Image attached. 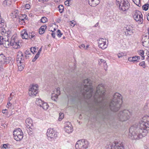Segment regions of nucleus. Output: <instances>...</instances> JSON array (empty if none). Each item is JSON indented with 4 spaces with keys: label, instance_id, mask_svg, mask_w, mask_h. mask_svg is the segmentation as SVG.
<instances>
[{
    "label": "nucleus",
    "instance_id": "nucleus-2",
    "mask_svg": "<svg viewBox=\"0 0 149 149\" xmlns=\"http://www.w3.org/2000/svg\"><path fill=\"white\" fill-rule=\"evenodd\" d=\"M149 130V116H145L130 128L129 135L132 139H141L147 135Z\"/></svg>",
    "mask_w": 149,
    "mask_h": 149
},
{
    "label": "nucleus",
    "instance_id": "nucleus-59",
    "mask_svg": "<svg viewBox=\"0 0 149 149\" xmlns=\"http://www.w3.org/2000/svg\"><path fill=\"white\" fill-rule=\"evenodd\" d=\"M6 109H5V110H2V113H5V111H6Z\"/></svg>",
    "mask_w": 149,
    "mask_h": 149
},
{
    "label": "nucleus",
    "instance_id": "nucleus-39",
    "mask_svg": "<svg viewBox=\"0 0 149 149\" xmlns=\"http://www.w3.org/2000/svg\"><path fill=\"white\" fill-rule=\"evenodd\" d=\"M36 50V48L35 47H31L30 49V51L33 54L34 53L33 52H35Z\"/></svg>",
    "mask_w": 149,
    "mask_h": 149
},
{
    "label": "nucleus",
    "instance_id": "nucleus-45",
    "mask_svg": "<svg viewBox=\"0 0 149 149\" xmlns=\"http://www.w3.org/2000/svg\"><path fill=\"white\" fill-rule=\"evenodd\" d=\"M25 54H26V55H31V54L29 52V50H26L25 52Z\"/></svg>",
    "mask_w": 149,
    "mask_h": 149
},
{
    "label": "nucleus",
    "instance_id": "nucleus-56",
    "mask_svg": "<svg viewBox=\"0 0 149 149\" xmlns=\"http://www.w3.org/2000/svg\"><path fill=\"white\" fill-rule=\"evenodd\" d=\"M40 51H38L37 53L36 54V55H38V56H39L40 53Z\"/></svg>",
    "mask_w": 149,
    "mask_h": 149
},
{
    "label": "nucleus",
    "instance_id": "nucleus-10",
    "mask_svg": "<svg viewBox=\"0 0 149 149\" xmlns=\"http://www.w3.org/2000/svg\"><path fill=\"white\" fill-rule=\"evenodd\" d=\"M46 135L49 139L54 138L57 137V135L55 130L52 128H49L47 130Z\"/></svg>",
    "mask_w": 149,
    "mask_h": 149
},
{
    "label": "nucleus",
    "instance_id": "nucleus-48",
    "mask_svg": "<svg viewBox=\"0 0 149 149\" xmlns=\"http://www.w3.org/2000/svg\"><path fill=\"white\" fill-rule=\"evenodd\" d=\"M1 126L2 128L4 127V128L7 127L6 124L2 123L1 124Z\"/></svg>",
    "mask_w": 149,
    "mask_h": 149
},
{
    "label": "nucleus",
    "instance_id": "nucleus-13",
    "mask_svg": "<svg viewBox=\"0 0 149 149\" xmlns=\"http://www.w3.org/2000/svg\"><path fill=\"white\" fill-rule=\"evenodd\" d=\"M98 47L102 49L106 48L107 46L106 44V39L102 38L98 40Z\"/></svg>",
    "mask_w": 149,
    "mask_h": 149
},
{
    "label": "nucleus",
    "instance_id": "nucleus-29",
    "mask_svg": "<svg viewBox=\"0 0 149 149\" xmlns=\"http://www.w3.org/2000/svg\"><path fill=\"white\" fill-rule=\"evenodd\" d=\"M60 88L58 87L55 88L54 91V93H52L54 94H57L58 95H59L60 94Z\"/></svg>",
    "mask_w": 149,
    "mask_h": 149
},
{
    "label": "nucleus",
    "instance_id": "nucleus-47",
    "mask_svg": "<svg viewBox=\"0 0 149 149\" xmlns=\"http://www.w3.org/2000/svg\"><path fill=\"white\" fill-rule=\"evenodd\" d=\"M52 31L51 35H52V37L53 38H55V33H54V31Z\"/></svg>",
    "mask_w": 149,
    "mask_h": 149
},
{
    "label": "nucleus",
    "instance_id": "nucleus-32",
    "mask_svg": "<svg viewBox=\"0 0 149 149\" xmlns=\"http://www.w3.org/2000/svg\"><path fill=\"white\" fill-rule=\"evenodd\" d=\"M58 95H57V94H54L52 93V99L54 100L55 101V100L58 98Z\"/></svg>",
    "mask_w": 149,
    "mask_h": 149
},
{
    "label": "nucleus",
    "instance_id": "nucleus-38",
    "mask_svg": "<svg viewBox=\"0 0 149 149\" xmlns=\"http://www.w3.org/2000/svg\"><path fill=\"white\" fill-rule=\"evenodd\" d=\"M118 58H120L125 56L123 52L118 53Z\"/></svg>",
    "mask_w": 149,
    "mask_h": 149
},
{
    "label": "nucleus",
    "instance_id": "nucleus-36",
    "mask_svg": "<svg viewBox=\"0 0 149 149\" xmlns=\"http://www.w3.org/2000/svg\"><path fill=\"white\" fill-rule=\"evenodd\" d=\"M41 22L42 23H45L47 21V18L45 17H42L40 19Z\"/></svg>",
    "mask_w": 149,
    "mask_h": 149
},
{
    "label": "nucleus",
    "instance_id": "nucleus-55",
    "mask_svg": "<svg viewBox=\"0 0 149 149\" xmlns=\"http://www.w3.org/2000/svg\"><path fill=\"white\" fill-rule=\"evenodd\" d=\"M100 61L101 62H103L104 63H105V61L104 60L102 59H100Z\"/></svg>",
    "mask_w": 149,
    "mask_h": 149
},
{
    "label": "nucleus",
    "instance_id": "nucleus-14",
    "mask_svg": "<svg viewBox=\"0 0 149 149\" xmlns=\"http://www.w3.org/2000/svg\"><path fill=\"white\" fill-rule=\"evenodd\" d=\"M64 130L68 134L72 132L73 127L70 122H68L65 123Z\"/></svg>",
    "mask_w": 149,
    "mask_h": 149
},
{
    "label": "nucleus",
    "instance_id": "nucleus-7",
    "mask_svg": "<svg viewBox=\"0 0 149 149\" xmlns=\"http://www.w3.org/2000/svg\"><path fill=\"white\" fill-rule=\"evenodd\" d=\"M23 133L20 128L16 129L13 132L14 139L17 141H20L23 138Z\"/></svg>",
    "mask_w": 149,
    "mask_h": 149
},
{
    "label": "nucleus",
    "instance_id": "nucleus-33",
    "mask_svg": "<svg viewBox=\"0 0 149 149\" xmlns=\"http://www.w3.org/2000/svg\"><path fill=\"white\" fill-rule=\"evenodd\" d=\"M64 116V114L63 113H59V120L61 121L63 118Z\"/></svg>",
    "mask_w": 149,
    "mask_h": 149
},
{
    "label": "nucleus",
    "instance_id": "nucleus-62",
    "mask_svg": "<svg viewBox=\"0 0 149 149\" xmlns=\"http://www.w3.org/2000/svg\"><path fill=\"white\" fill-rule=\"evenodd\" d=\"M89 46V45H86V49L87 48H88Z\"/></svg>",
    "mask_w": 149,
    "mask_h": 149
},
{
    "label": "nucleus",
    "instance_id": "nucleus-28",
    "mask_svg": "<svg viewBox=\"0 0 149 149\" xmlns=\"http://www.w3.org/2000/svg\"><path fill=\"white\" fill-rule=\"evenodd\" d=\"M128 60L132 62L133 63L137 61V60L136 59L135 56L133 57H130L128 58Z\"/></svg>",
    "mask_w": 149,
    "mask_h": 149
},
{
    "label": "nucleus",
    "instance_id": "nucleus-25",
    "mask_svg": "<svg viewBox=\"0 0 149 149\" xmlns=\"http://www.w3.org/2000/svg\"><path fill=\"white\" fill-rule=\"evenodd\" d=\"M17 63V65L18 66V68L19 70L20 71H22L24 66V63Z\"/></svg>",
    "mask_w": 149,
    "mask_h": 149
},
{
    "label": "nucleus",
    "instance_id": "nucleus-51",
    "mask_svg": "<svg viewBox=\"0 0 149 149\" xmlns=\"http://www.w3.org/2000/svg\"><path fill=\"white\" fill-rule=\"evenodd\" d=\"M31 34H32L31 33ZM29 37L30 38V39H31V38H33L34 37V36L33 35H30L29 34Z\"/></svg>",
    "mask_w": 149,
    "mask_h": 149
},
{
    "label": "nucleus",
    "instance_id": "nucleus-15",
    "mask_svg": "<svg viewBox=\"0 0 149 149\" xmlns=\"http://www.w3.org/2000/svg\"><path fill=\"white\" fill-rule=\"evenodd\" d=\"M16 60L17 63H24V58L23 56L22 53L21 51H19L17 53Z\"/></svg>",
    "mask_w": 149,
    "mask_h": 149
},
{
    "label": "nucleus",
    "instance_id": "nucleus-22",
    "mask_svg": "<svg viewBox=\"0 0 149 149\" xmlns=\"http://www.w3.org/2000/svg\"><path fill=\"white\" fill-rule=\"evenodd\" d=\"M26 123L28 126L30 127L32 125V121L31 119L30 118H27L25 121Z\"/></svg>",
    "mask_w": 149,
    "mask_h": 149
},
{
    "label": "nucleus",
    "instance_id": "nucleus-63",
    "mask_svg": "<svg viewBox=\"0 0 149 149\" xmlns=\"http://www.w3.org/2000/svg\"><path fill=\"white\" fill-rule=\"evenodd\" d=\"M42 47H41L40 49H39V51H40V52H41V50H42Z\"/></svg>",
    "mask_w": 149,
    "mask_h": 149
},
{
    "label": "nucleus",
    "instance_id": "nucleus-1",
    "mask_svg": "<svg viewBox=\"0 0 149 149\" xmlns=\"http://www.w3.org/2000/svg\"><path fill=\"white\" fill-rule=\"evenodd\" d=\"M93 91L91 81L88 79H85L82 83L81 93L85 99L92 98L96 105L100 109L104 110L102 118L107 120L109 119V115L108 110H106L109 109L113 112L119 111L122 102V97L119 93H116L113 95L112 100L109 103L103 85L100 84L97 87L95 93H94Z\"/></svg>",
    "mask_w": 149,
    "mask_h": 149
},
{
    "label": "nucleus",
    "instance_id": "nucleus-64",
    "mask_svg": "<svg viewBox=\"0 0 149 149\" xmlns=\"http://www.w3.org/2000/svg\"><path fill=\"white\" fill-rule=\"evenodd\" d=\"M10 104H11L10 103V102H9L7 104L8 105V106H9L10 105Z\"/></svg>",
    "mask_w": 149,
    "mask_h": 149
},
{
    "label": "nucleus",
    "instance_id": "nucleus-21",
    "mask_svg": "<svg viewBox=\"0 0 149 149\" xmlns=\"http://www.w3.org/2000/svg\"><path fill=\"white\" fill-rule=\"evenodd\" d=\"M47 28V26L46 25L42 26L39 29V33L40 34H43L45 31V30Z\"/></svg>",
    "mask_w": 149,
    "mask_h": 149
},
{
    "label": "nucleus",
    "instance_id": "nucleus-35",
    "mask_svg": "<svg viewBox=\"0 0 149 149\" xmlns=\"http://www.w3.org/2000/svg\"><path fill=\"white\" fill-rule=\"evenodd\" d=\"M59 11L61 13L63 12V7L62 5H60L58 6Z\"/></svg>",
    "mask_w": 149,
    "mask_h": 149
},
{
    "label": "nucleus",
    "instance_id": "nucleus-3",
    "mask_svg": "<svg viewBox=\"0 0 149 149\" xmlns=\"http://www.w3.org/2000/svg\"><path fill=\"white\" fill-rule=\"evenodd\" d=\"M114 115L115 119L121 122L126 121L130 118L131 113L129 111L127 110H124L119 112H116Z\"/></svg>",
    "mask_w": 149,
    "mask_h": 149
},
{
    "label": "nucleus",
    "instance_id": "nucleus-24",
    "mask_svg": "<svg viewBox=\"0 0 149 149\" xmlns=\"http://www.w3.org/2000/svg\"><path fill=\"white\" fill-rule=\"evenodd\" d=\"M43 102V101H42L40 99H37L36 101V104H37L38 106H39L40 107L42 105Z\"/></svg>",
    "mask_w": 149,
    "mask_h": 149
},
{
    "label": "nucleus",
    "instance_id": "nucleus-40",
    "mask_svg": "<svg viewBox=\"0 0 149 149\" xmlns=\"http://www.w3.org/2000/svg\"><path fill=\"white\" fill-rule=\"evenodd\" d=\"M139 65L143 67L144 68H145V62L144 61H142L141 62L139 63Z\"/></svg>",
    "mask_w": 149,
    "mask_h": 149
},
{
    "label": "nucleus",
    "instance_id": "nucleus-50",
    "mask_svg": "<svg viewBox=\"0 0 149 149\" xmlns=\"http://www.w3.org/2000/svg\"><path fill=\"white\" fill-rule=\"evenodd\" d=\"M17 19H19V21H24V18H21V17L20 18V17H19V16H18V17Z\"/></svg>",
    "mask_w": 149,
    "mask_h": 149
},
{
    "label": "nucleus",
    "instance_id": "nucleus-12",
    "mask_svg": "<svg viewBox=\"0 0 149 149\" xmlns=\"http://www.w3.org/2000/svg\"><path fill=\"white\" fill-rule=\"evenodd\" d=\"M16 38L15 36H13L11 38V40L10 42V45L11 46H14V48L15 49H17L20 47L19 45V42L18 41L16 40Z\"/></svg>",
    "mask_w": 149,
    "mask_h": 149
},
{
    "label": "nucleus",
    "instance_id": "nucleus-49",
    "mask_svg": "<svg viewBox=\"0 0 149 149\" xmlns=\"http://www.w3.org/2000/svg\"><path fill=\"white\" fill-rule=\"evenodd\" d=\"M79 47L81 49L84 48L85 47V45L84 44H82L79 46Z\"/></svg>",
    "mask_w": 149,
    "mask_h": 149
},
{
    "label": "nucleus",
    "instance_id": "nucleus-16",
    "mask_svg": "<svg viewBox=\"0 0 149 149\" xmlns=\"http://www.w3.org/2000/svg\"><path fill=\"white\" fill-rule=\"evenodd\" d=\"M111 147V149H124L123 144L117 142H115L113 143Z\"/></svg>",
    "mask_w": 149,
    "mask_h": 149
},
{
    "label": "nucleus",
    "instance_id": "nucleus-11",
    "mask_svg": "<svg viewBox=\"0 0 149 149\" xmlns=\"http://www.w3.org/2000/svg\"><path fill=\"white\" fill-rule=\"evenodd\" d=\"M11 59L10 57H6L3 54H0V62L3 64L9 63Z\"/></svg>",
    "mask_w": 149,
    "mask_h": 149
},
{
    "label": "nucleus",
    "instance_id": "nucleus-4",
    "mask_svg": "<svg viewBox=\"0 0 149 149\" xmlns=\"http://www.w3.org/2000/svg\"><path fill=\"white\" fill-rule=\"evenodd\" d=\"M116 5L119 6L120 10L125 11L128 10L130 7L129 3L127 0H116Z\"/></svg>",
    "mask_w": 149,
    "mask_h": 149
},
{
    "label": "nucleus",
    "instance_id": "nucleus-18",
    "mask_svg": "<svg viewBox=\"0 0 149 149\" xmlns=\"http://www.w3.org/2000/svg\"><path fill=\"white\" fill-rule=\"evenodd\" d=\"M88 3L91 6L93 7L95 6L99 3V0H88Z\"/></svg>",
    "mask_w": 149,
    "mask_h": 149
},
{
    "label": "nucleus",
    "instance_id": "nucleus-46",
    "mask_svg": "<svg viewBox=\"0 0 149 149\" xmlns=\"http://www.w3.org/2000/svg\"><path fill=\"white\" fill-rule=\"evenodd\" d=\"M65 5L66 6H69V1H68V0H67V1H65Z\"/></svg>",
    "mask_w": 149,
    "mask_h": 149
},
{
    "label": "nucleus",
    "instance_id": "nucleus-5",
    "mask_svg": "<svg viewBox=\"0 0 149 149\" xmlns=\"http://www.w3.org/2000/svg\"><path fill=\"white\" fill-rule=\"evenodd\" d=\"M88 145V141L84 139L78 141L75 144L76 149H86Z\"/></svg>",
    "mask_w": 149,
    "mask_h": 149
},
{
    "label": "nucleus",
    "instance_id": "nucleus-61",
    "mask_svg": "<svg viewBox=\"0 0 149 149\" xmlns=\"http://www.w3.org/2000/svg\"><path fill=\"white\" fill-rule=\"evenodd\" d=\"M11 99H12V97L11 96L9 97L8 100H11Z\"/></svg>",
    "mask_w": 149,
    "mask_h": 149
},
{
    "label": "nucleus",
    "instance_id": "nucleus-57",
    "mask_svg": "<svg viewBox=\"0 0 149 149\" xmlns=\"http://www.w3.org/2000/svg\"><path fill=\"white\" fill-rule=\"evenodd\" d=\"M29 55H26H26L25 56V58L26 59L28 58H29Z\"/></svg>",
    "mask_w": 149,
    "mask_h": 149
},
{
    "label": "nucleus",
    "instance_id": "nucleus-58",
    "mask_svg": "<svg viewBox=\"0 0 149 149\" xmlns=\"http://www.w3.org/2000/svg\"><path fill=\"white\" fill-rule=\"evenodd\" d=\"M70 22H71V23L72 24H74V21L73 20L71 21Z\"/></svg>",
    "mask_w": 149,
    "mask_h": 149
},
{
    "label": "nucleus",
    "instance_id": "nucleus-6",
    "mask_svg": "<svg viewBox=\"0 0 149 149\" xmlns=\"http://www.w3.org/2000/svg\"><path fill=\"white\" fill-rule=\"evenodd\" d=\"M1 33L4 37H6L7 39L4 38V44L7 45L8 46L9 45L10 42L8 41V37H10L11 36V32L10 31L6 30L4 28H3L1 30Z\"/></svg>",
    "mask_w": 149,
    "mask_h": 149
},
{
    "label": "nucleus",
    "instance_id": "nucleus-26",
    "mask_svg": "<svg viewBox=\"0 0 149 149\" xmlns=\"http://www.w3.org/2000/svg\"><path fill=\"white\" fill-rule=\"evenodd\" d=\"M11 3V0H5L3 2V4L4 6H9Z\"/></svg>",
    "mask_w": 149,
    "mask_h": 149
},
{
    "label": "nucleus",
    "instance_id": "nucleus-31",
    "mask_svg": "<svg viewBox=\"0 0 149 149\" xmlns=\"http://www.w3.org/2000/svg\"><path fill=\"white\" fill-rule=\"evenodd\" d=\"M149 4L146 3L144 4L142 6V8L143 10L146 11L148 8Z\"/></svg>",
    "mask_w": 149,
    "mask_h": 149
},
{
    "label": "nucleus",
    "instance_id": "nucleus-52",
    "mask_svg": "<svg viewBox=\"0 0 149 149\" xmlns=\"http://www.w3.org/2000/svg\"><path fill=\"white\" fill-rule=\"evenodd\" d=\"M146 54L148 56V58H147V59L149 61V51L148 52H147Z\"/></svg>",
    "mask_w": 149,
    "mask_h": 149
},
{
    "label": "nucleus",
    "instance_id": "nucleus-54",
    "mask_svg": "<svg viewBox=\"0 0 149 149\" xmlns=\"http://www.w3.org/2000/svg\"><path fill=\"white\" fill-rule=\"evenodd\" d=\"M133 1H136V2H138L139 3L140 2V0H133Z\"/></svg>",
    "mask_w": 149,
    "mask_h": 149
},
{
    "label": "nucleus",
    "instance_id": "nucleus-30",
    "mask_svg": "<svg viewBox=\"0 0 149 149\" xmlns=\"http://www.w3.org/2000/svg\"><path fill=\"white\" fill-rule=\"evenodd\" d=\"M139 54L142 57V59L143 60L144 59V52L143 50H140L139 51Z\"/></svg>",
    "mask_w": 149,
    "mask_h": 149
},
{
    "label": "nucleus",
    "instance_id": "nucleus-23",
    "mask_svg": "<svg viewBox=\"0 0 149 149\" xmlns=\"http://www.w3.org/2000/svg\"><path fill=\"white\" fill-rule=\"evenodd\" d=\"M40 107H42V109L45 110H46L48 108L49 105L47 102H43L42 104V105H41V106H40Z\"/></svg>",
    "mask_w": 149,
    "mask_h": 149
},
{
    "label": "nucleus",
    "instance_id": "nucleus-44",
    "mask_svg": "<svg viewBox=\"0 0 149 149\" xmlns=\"http://www.w3.org/2000/svg\"><path fill=\"white\" fill-rule=\"evenodd\" d=\"M25 8L26 9H29L30 8V5L28 4H26L25 5Z\"/></svg>",
    "mask_w": 149,
    "mask_h": 149
},
{
    "label": "nucleus",
    "instance_id": "nucleus-53",
    "mask_svg": "<svg viewBox=\"0 0 149 149\" xmlns=\"http://www.w3.org/2000/svg\"><path fill=\"white\" fill-rule=\"evenodd\" d=\"M135 56L136 59L137 60L136 62H138V61L137 60L138 59H140V57L139 56Z\"/></svg>",
    "mask_w": 149,
    "mask_h": 149
},
{
    "label": "nucleus",
    "instance_id": "nucleus-27",
    "mask_svg": "<svg viewBox=\"0 0 149 149\" xmlns=\"http://www.w3.org/2000/svg\"><path fill=\"white\" fill-rule=\"evenodd\" d=\"M19 12L18 10H15L13 13H11L13 17L17 18L19 16Z\"/></svg>",
    "mask_w": 149,
    "mask_h": 149
},
{
    "label": "nucleus",
    "instance_id": "nucleus-43",
    "mask_svg": "<svg viewBox=\"0 0 149 149\" xmlns=\"http://www.w3.org/2000/svg\"><path fill=\"white\" fill-rule=\"evenodd\" d=\"M3 95H0V103H1L3 100Z\"/></svg>",
    "mask_w": 149,
    "mask_h": 149
},
{
    "label": "nucleus",
    "instance_id": "nucleus-9",
    "mask_svg": "<svg viewBox=\"0 0 149 149\" xmlns=\"http://www.w3.org/2000/svg\"><path fill=\"white\" fill-rule=\"evenodd\" d=\"M38 86L37 85H33L31 86H30L29 89V96L34 97L38 93Z\"/></svg>",
    "mask_w": 149,
    "mask_h": 149
},
{
    "label": "nucleus",
    "instance_id": "nucleus-60",
    "mask_svg": "<svg viewBox=\"0 0 149 149\" xmlns=\"http://www.w3.org/2000/svg\"><path fill=\"white\" fill-rule=\"evenodd\" d=\"M147 19V20H148L149 21V13L148 14Z\"/></svg>",
    "mask_w": 149,
    "mask_h": 149
},
{
    "label": "nucleus",
    "instance_id": "nucleus-20",
    "mask_svg": "<svg viewBox=\"0 0 149 149\" xmlns=\"http://www.w3.org/2000/svg\"><path fill=\"white\" fill-rule=\"evenodd\" d=\"M143 45L146 47H149V38L146 37L144 40L142 42Z\"/></svg>",
    "mask_w": 149,
    "mask_h": 149
},
{
    "label": "nucleus",
    "instance_id": "nucleus-41",
    "mask_svg": "<svg viewBox=\"0 0 149 149\" xmlns=\"http://www.w3.org/2000/svg\"><path fill=\"white\" fill-rule=\"evenodd\" d=\"M39 56H38V55H36L33 58V59L32 60V61L33 62H34L38 58Z\"/></svg>",
    "mask_w": 149,
    "mask_h": 149
},
{
    "label": "nucleus",
    "instance_id": "nucleus-17",
    "mask_svg": "<svg viewBox=\"0 0 149 149\" xmlns=\"http://www.w3.org/2000/svg\"><path fill=\"white\" fill-rule=\"evenodd\" d=\"M125 29L127 31L125 32V33L127 36L131 35L133 33V27L132 26L127 25L125 27Z\"/></svg>",
    "mask_w": 149,
    "mask_h": 149
},
{
    "label": "nucleus",
    "instance_id": "nucleus-8",
    "mask_svg": "<svg viewBox=\"0 0 149 149\" xmlns=\"http://www.w3.org/2000/svg\"><path fill=\"white\" fill-rule=\"evenodd\" d=\"M133 17L134 19L139 24L143 23V19L141 13L139 11L136 10L133 13Z\"/></svg>",
    "mask_w": 149,
    "mask_h": 149
},
{
    "label": "nucleus",
    "instance_id": "nucleus-19",
    "mask_svg": "<svg viewBox=\"0 0 149 149\" xmlns=\"http://www.w3.org/2000/svg\"><path fill=\"white\" fill-rule=\"evenodd\" d=\"M21 35L23 39H27L29 37L28 34L25 30H23L21 32Z\"/></svg>",
    "mask_w": 149,
    "mask_h": 149
},
{
    "label": "nucleus",
    "instance_id": "nucleus-42",
    "mask_svg": "<svg viewBox=\"0 0 149 149\" xmlns=\"http://www.w3.org/2000/svg\"><path fill=\"white\" fill-rule=\"evenodd\" d=\"M8 148V146L6 144H4L3 145L2 148L3 149H5Z\"/></svg>",
    "mask_w": 149,
    "mask_h": 149
},
{
    "label": "nucleus",
    "instance_id": "nucleus-37",
    "mask_svg": "<svg viewBox=\"0 0 149 149\" xmlns=\"http://www.w3.org/2000/svg\"><path fill=\"white\" fill-rule=\"evenodd\" d=\"M56 33H57V36L59 37H60L63 34L62 33H61L60 30H57L56 31Z\"/></svg>",
    "mask_w": 149,
    "mask_h": 149
},
{
    "label": "nucleus",
    "instance_id": "nucleus-34",
    "mask_svg": "<svg viewBox=\"0 0 149 149\" xmlns=\"http://www.w3.org/2000/svg\"><path fill=\"white\" fill-rule=\"evenodd\" d=\"M4 38L3 36H0V45H1L4 43Z\"/></svg>",
    "mask_w": 149,
    "mask_h": 149
}]
</instances>
